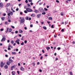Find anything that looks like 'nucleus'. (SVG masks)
Segmentation results:
<instances>
[{"instance_id":"obj_62","label":"nucleus","mask_w":75,"mask_h":75,"mask_svg":"<svg viewBox=\"0 0 75 75\" xmlns=\"http://www.w3.org/2000/svg\"><path fill=\"white\" fill-rule=\"evenodd\" d=\"M41 4H42V3L41 2L39 3V5H41Z\"/></svg>"},{"instance_id":"obj_46","label":"nucleus","mask_w":75,"mask_h":75,"mask_svg":"<svg viewBox=\"0 0 75 75\" xmlns=\"http://www.w3.org/2000/svg\"><path fill=\"white\" fill-rule=\"evenodd\" d=\"M42 52H43V53H44V50H42Z\"/></svg>"},{"instance_id":"obj_52","label":"nucleus","mask_w":75,"mask_h":75,"mask_svg":"<svg viewBox=\"0 0 75 75\" xmlns=\"http://www.w3.org/2000/svg\"><path fill=\"white\" fill-rule=\"evenodd\" d=\"M5 57H8V55H7V54H6L5 55Z\"/></svg>"},{"instance_id":"obj_29","label":"nucleus","mask_w":75,"mask_h":75,"mask_svg":"<svg viewBox=\"0 0 75 75\" xmlns=\"http://www.w3.org/2000/svg\"><path fill=\"white\" fill-rule=\"evenodd\" d=\"M46 13L45 12H44L42 13V14L43 15H45V14Z\"/></svg>"},{"instance_id":"obj_9","label":"nucleus","mask_w":75,"mask_h":75,"mask_svg":"<svg viewBox=\"0 0 75 75\" xmlns=\"http://www.w3.org/2000/svg\"><path fill=\"white\" fill-rule=\"evenodd\" d=\"M19 41H20V40L18 39V40H17L16 41V42L18 44H20V43L19 42Z\"/></svg>"},{"instance_id":"obj_53","label":"nucleus","mask_w":75,"mask_h":75,"mask_svg":"<svg viewBox=\"0 0 75 75\" xmlns=\"http://www.w3.org/2000/svg\"><path fill=\"white\" fill-rule=\"evenodd\" d=\"M64 31V29H63L61 30V31Z\"/></svg>"},{"instance_id":"obj_18","label":"nucleus","mask_w":75,"mask_h":75,"mask_svg":"<svg viewBox=\"0 0 75 75\" xmlns=\"http://www.w3.org/2000/svg\"><path fill=\"white\" fill-rule=\"evenodd\" d=\"M12 55H16V52H12Z\"/></svg>"},{"instance_id":"obj_58","label":"nucleus","mask_w":75,"mask_h":75,"mask_svg":"<svg viewBox=\"0 0 75 75\" xmlns=\"http://www.w3.org/2000/svg\"><path fill=\"white\" fill-rule=\"evenodd\" d=\"M39 71H40V72H42V70L40 69H39Z\"/></svg>"},{"instance_id":"obj_61","label":"nucleus","mask_w":75,"mask_h":75,"mask_svg":"<svg viewBox=\"0 0 75 75\" xmlns=\"http://www.w3.org/2000/svg\"><path fill=\"white\" fill-rule=\"evenodd\" d=\"M7 41V42H10V40H8Z\"/></svg>"},{"instance_id":"obj_15","label":"nucleus","mask_w":75,"mask_h":75,"mask_svg":"<svg viewBox=\"0 0 75 75\" xmlns=\"http://www.w3.org/2000/svg\"><path fill=\"white\" fill-rule=\"evenodd\" d=\"M12 73L13 75H16V72L15 71H12Z\"/></svg>"},{"instance_id":"obj_10","label":"nucleus","mask_w":75,"mask_h":75,"mask_svg":"<svg viewBox=\"0 0 75 75\" xmlns=\"http://www.w3.org/2000/svg\"><path fill=\"white\" fill-rule=\"evenodd\" d=\"M41 16V14H38V15H37V18H40V16Z\"/></svg>"},{"instance_id":"obj_23","label":"nucleus","mask_w":75,"mask_h":75,"mask_svg":"<svg viewBox=\"0 0 75 75\" xmlns=\"http://www.w3.org/2000/svg\"><path fill=\"white\" fill-rule=\"evenodd\" d=\"M48 19L49 20H52V17H49L48 18Z\"/></svg>"},{"instance_id":"obj_33","label":"nucleus","mask_w":75,"mask_h":75,"mask_svg":"<svg viewBox=\"0 0 75 75\" xmlns=\"http://www.w3.org/2000/svg\"><path fill=\"white\" fill-rule=\"evenodd\" d=\"M18 33V31H15V33L16 34H17V33Z\"/></svg>"},{"instance_id":"obj_12","label":"nucleus","mask_w":75,"mask_h":75,"mask_svg":"<svg viewBox=\"0 0 75 75\" xmlns=\"http://www.w3.org/2000/svg\"><path fill=\"white\" fill-rule=\"evenodd\" d=\"M5 40H6V38H3L1 40V41H5Z\"/></svg>"},{"instance_id":"obj_32","label":"nucleus","mask_w":75,"mask_h":75,"mask_svg":"<svg viewBox=\"0 0 75 75\" xmlns=\"http://www.w3.org/2000/svg\"><path fill=\"white\" fill-rule=\"evenodd\" d=\"M51 28H54V25H52L51 26Z\"/></svg>"},{"instance_id":"obj_40","label":"nucleus","mask_w":75,"mask_h":75,"mask_svg":"<svg viewBox=\"0 0 75 75\" xmlns=\"http://www.w3.org/2000/svg\"><path fill=\"white\" fill-rule=\"evenodd\" d=\"M17 72L18 75L20 74V72H19V71H17Z\"/></svg>"},{"instance_id":"obj_60","label":"nucleus","mask_w":75,"mask_h":75,"mask_svg":"<svg viewBox=\"0 0 75 75\" xmlns=\"http://www.w3.org/2000/svg\"><path fill=\"white\" fill-rule=\"evenodd\" d=\"M18 66H20V65H21L20 64V63H18Z\"/></svg>"},{"instance_id":"obj_38","label":"nucleus","mask_w":75,"mask_h":75,"mask_svg":"<svg viewBox=\"0 0 75 75\" xmlns=\"http://www.w3.org/2000/svg\"><path fill=\"white\" fill-rule=\"evenodd\" d=\"M28 7H31V6H30V4H28Z\"/></svg>"},{"instance_id":"obj_44","label":"nucleus","mask_w":75,"mask_h":75,"mask_svg":"<svg viewBox=\"0 0 75 75\" xmlns=\"http://www.w3.org/2000/svg\"><path fill=\"white\" fill-rule=\"evenodd\" d=\"M24 12L25 13H27V11H25Z\"/></svg>"},{"instance_id":"obj_55","label":"nucleus","mask_w":75,"mask_h":75,"mask_svg":"<svg viewBox=\"0 0 75 75\" xmlns=\"http://www.w3.org/2000/svg\"><path fill=\"white\" fill-rule=\"evenodd\" d=\"M21 6V4H19V6L20 7V6Z\"/></svg>"},{"instance_id":"obj_49","label":"nucleus","mask_w":75,"mask_h":75,"mask_svg":"<svg viewBox=\"0 0 75 75\" xmlns=\"http://www.w3.org/2000/svg\"><path fill=\"white\" fill-rule=\"evenodd\" d=\"M24 29H25V30H27V27H24Z\"/></svg>"},{"instance_id":"obj_64","label":"nucleus","mask_w":75,"mask_h":75,"mask_svg":"<svg viewBox=\"0 0 75 75\" xmlns=\"http://www.w3.org/2000/svg\"><path fill=\"white\" fill-rule=\"evenodd\" d=\"M30 5H33V3H30Z\"/></svg>"},{"instance_id":"obj_28","label":"nucleus","mask_w":75,"mask_h":75,"mask_svg":"<svg viewBox=\"0 0 75 75\" xmlns=\"http://www.w3.org/2000/svg\"><path fill=\"white\" fill-rule=\"evenodd\" d=\"M11 44H14V41H13V40H12L11 41Z\"/></svg>"},{"instance_id":"obj_35","label":"nucleus","mask_w":75,"mask_h":75,"mask_svg":"<svg viewBox=\"0 0 75 75\" xmlns=\"http://www.w3.org/2000/svg\"><path fill=\"white\" fill-rule=\"evenodd\" d=\"M29 2H32V0H28Z\"/></svg>"},{"instance_id":"obj_43","label":"nucleus","mask_w":75,"mask_h":75,"mask_svg":"<svg viewBox=\"0 0 75 75\" xmlns=\"http://www.w3.org/2000/svg\"><path fill=\"white\" fill-rule=\"evenodd\" d=\"M8 30H9V28H7V29H6V30L7 31H8Z\"/></svg>"},{"instance_id":"obj_47","label":"nucleus","mask_w":75,"mask_h":75,"mask_svg":"<svg viewBox=\"0 0 75 75\" xmlns=\"http://www.w3.org/2000/svg\"><path fill=\"white\" fill-rule=\"evenodd\" d=\"M6 13H4V15H3V16H6Z\"/></svg>"},{"instance_id":"obj_57","label":"nucleus","mask_w":75,"mask_h":75,"mask_svg":"<svg viewBox=\"0 0 75 75\" xmlns=\"http://www.w3.org/2000/svg\"><path fill=\"white\" fill-rule=\"evenodd\" d=\"M20 14L21 15V14H23V13L21 12L20 13Z\"/></svg>"},{"instance_id":"obj_22","label":"nucleus","mask_w":75,"mask_h":75,"mask_svg":"<svg viewBox=\"0 0 75 75\" xmlns=\"http://www.w3.org/2000/svg\"><path fill=\"white\" fill-rule=\"evenodd\" d=\"M43 28H44V29L45 30H47V28L46 27L44 26L43 27Z\"/></svg>"},{"instance_id":"obj_50","label":"nucleus","mask_w":75,"mask_h":75,"mask_svg":"<svg viewBox=\"0 0 75 75\" xmlns=\"http://www.w3.org/2000/svg\"><path fill=\"white\" fill-rule=\"evenodd\" d=\"M43 57H42V56H41V57H40V59H42V58H43Z\"/></svg>"},{"instance_id":"obj_2","label":"nucleus","mask_w":75,"mask_h":75,"mask_svg":"<svg viewBox=\"0 0 75 75\" xmlns=\"http://www.w3.org/2000/svg\"><path fill=\"white\" fill-rule=\"evenodd\" d=\"M26 10L28 12H33V10L30 8H26Z\"/></svg>"},{"instance_id":"obj_36","label":"nucleus","mask_w":75,"mask_h":75,"mask_svg":"<svg viewBox=\"0 0 75 75\" xmlns=\"http://www.w3.org/2000/svg\"><path fill=\"white\" fill-rule=\"evenodd\" d=\"M25 3H28V1L27 0L25 1Z\"/></svg>"},{"instance_id":"obj_59","label":"nucleus","mask_w":75,"mask_h":75,"mask_svg":"<svg viewBox=\"0 0 75 75\" xmlns=\"http://www.w3.org/2000/svg\"><path fill=\"white\" fill-rule=\"evenodd\" d=\"M8 50H10V47H8Z\"/></svg>"},{"instance_id":"obj_4","label":"nucleus","mask_w":75,"mask_h":75,"mask_svg":"<svg viewBox=\"0 0 75 75\" xmlns=\"http://www.w3.org/2000/svg\"><path fill=\"white\" fill-rule=\"evenodd\" d=\"M8 14L11 16H13V12L11 11H9V13H8Z\"/></svg>"},{"instance_id":"obj_6","label":"nucleus","mask_w":75,"mask_h":75,"mask_svg":"<svg viewBox=\"0 0 75 75\" xmlns=\"http://www.w3.org/2000/svg\"><path fill=\"white\" fill-rule=\"evenodd\" d=\"M4 65V64H3V62H1V67L2 68L3 67V66Z\"/></svg>"},{"instance_id":"obj_16","label":"nucleus","mask_w":75,"mask_h":75,"mask_svg":"<svg viewBox=\"0 0 75 75\" xmlns=\"http://www.w3.org/2000/svg\"><path fill=\"white\" fill-rule=\"evenodd\" d=\"M1 19L2 21H4L5 19V17H3L1 18Z\"/></svg>"},{"instance_id":"obj_41","label":"nucleus","mask_w":75,"mask_h":75,"mask_svg":"<svg viewBox=\"0 0 75 75\" xmlns=\"http://www.w3.org/2000/svg\"><path fill=\"white\" fill-rule=\"evenodd\" d=\"M8 22L10 23V22H11V20H10V19H8Z\"/></svg>"},{"instance_id":"obj_48","label":"nucleus","mask_w":75,"mask_h":75,"mask_svg":"<svg viewBox=\"0 0 75 75\" xmlns=\"http://www.w3.org/2000/svg\"><path fill=\"white\" fill-rule=\"evenodd\" d=\"M56 2L57 3H59V1H58L57 0L56 1Z\"/></svg>"},{"instance_id":"obj_25","label":"nucleus","mask_w":75,"mask_h":75,"mask_svg":"<svg viewBox=\"0 0 75 75\" xmlns=\"http://www.w3.org/2000/svg\"><path fill=\"white\" fill-rule=\"evenodd\" d=\"M50 49V47H46V49H47V50H48H48H49V49Z\"/></svg>"},{"instance_id":"obj_20","label":"nucleus","mask_w":75,"mask_h":75,"mask_svg":"<svg viewBox=\"0 0 75 75\" xmlns=\"http://www.w3.org/2000/svg\"><path fill=\"white\" fill-rule=\"evenodd\" d=\"M31 17H34V16H35V15L34 14H32L31 15Z\"/></svg>"},{"instance_id":"obj_13","label":"nucleus","mask_w":75,"mask_h":75,"mask_svg":"<svg viewBox=\"0 0 75 75\" xmlns=\"http://www.w3.org/2000/svg\"><path fill=\"white\" fill-rule=\"evenodd\" d=\"M19 33H23V30L20 29L19 30Z\"/></svg>"},{"instance_id":"obj_63","label":"nucleus","mask_w":75,"mask_h":75,"mask_svg":"<svg viewBox=\"0 0 75 75\" xmlns=\"http://www.w3.org/2000/svg\"><path fill=\"white\" fill-rule=\"evenodd\" d=\"M61 16H63V13H61Z\"/></svg>"},{"instance_id":"obj_26","label":"nucleus","mask_w":75,"mask_h":75,"mask_svg":"<svg viewBox=\"0 0 75 75\" xmlns=\"http://www.w3.org/2000/svg\"><path fill=\"white\" fill-rule=\"evenodd\" d=\"M5 24H8V22L7 21H6L5 22Z\"/></svg>"},{"instance_id":"obj_45","label":"nucleus","mask_w":75,"mask_h":75,"mask_svg":"<svg viewBox=\"0 0 75 75\" xmlns=\"http://www.w3.org/2000/svg\"><path fill=\"white\" fill-rule=\"evenodd\" d=\"M11 27L12 28H14L15 27L14 26H11Z\"/></svg>"},{"instance_id":"obj_7","label":"nucleus","mask_w":75,"mask_h":75,"mask_svg":"<svg viewBox=\"0 0 75 75\" xmlns=\"http://www.w3.org/2000/svg\"><path fill=\"white\" fill-rule=\"evenodd\" d=\"M39 10L40 11V12H42V11H43V9L42 8H40L39 9Z\"/></svg>"},{"instance_id":"obj_56","label":"nucleus","mask_w":75,"mask_h":75,"mask_svg":"<svg viewBox=\"0 0 75 75\" xmlns=\"http://www.w3.org/2000/svg\"><path fill=\"white\" fill-rule=\"evenodd\" d=\"M16 11H18V8H17L16 9Z\"/></svg>"},{"instance_id":"obj_39","label":"nucleus","mask_w":75,"mask_h":75,"mask_svg":"<svg viewBox=\"0 0 75 75\" xmlns=\"http://www.w3.org/2000/svg\"><path fill=\"white\" fill-rule=\"evenodd\" d=\"M57 50H61V48H60V47H58L57 48Z\"/></svg>"},{"instance_id":"obj_19","label":"nucleus","mask_w":75,"mask_h":75,"mask_svg":"<svg viewBox=\"0 0 75 75\" xmlns=\"http://www.w3.org/2000/svg\"><path fill=\"white\" fill-rule=\"evenodd\" d=\"M11 31H12V29L10 28L8 30V32L10 33V32H11Z\"/></svg>"},{"instance_id":"obj_51","label":"nucleus","mask_w":75,"mask_h":75,"mask_svg":"<svg viewBox=\"0 0 75 75\" xmlns=\"http://www.w3.org/2000/svg\"><path fill=\"white\" fill-rule=\"evenodd\" d=\"M30 27H33V25L31 24L30 25Z\"/></svg>"},{"instance_id":"obj_24","label":"nucleus","mask_w":75,"mask_h":75,"mask_svg":"<svg viewBox=\"0 0 75 75\" xmlns=\"http://www.w3.org/2000/svg\"><path fill=\"white\" fill-rule=\"evenodd\" d=\"M10 3L7 4L6 5L7 7H8V6H10Z\"/></svg>"},{"instance_id":"obj_42","label":"nucleus","mask_w":75,"mask_h":75,"mask_svg":"<svg viewBox=\"0 0 75 75\" xmlns=\"http://www.w3.org/2000/svg\"><path fill=\"white\" fill-rule=\"evenodd\" d=\"M3 30H4V29H0V31H3Z\"/></svg>"},{"instance_id":"obj_30","label":"nucleus","mask_w":75,"mask_h":75,"mask_svg":"<svg viewBox=\"0 0 75 75\" xmlns=\"http://www.w3.org/2000/svg\"><path fill=\"white\" fill-rule=\"evenodd\" d=\"M70 75H73L72 73V72L71 71L70 72Z\"/></svg>"},{"instance_id":"obj_34","label":"nucleus","mask_w":75,"mask_h":75,"mask_svg":"<svg viewBox=\"0 0 75 75\" xmlns=\"http://www.w3.org/2000/svg\"><path fill=\"white\" fill-rule=\"evenodd\" d=\"M27 40H25L24 41V43H25V44L27 43Z\"/></svg>"},{"instance_id":"obj_37","label":"nucleus","mask_w":75,"mask_h":75,"mask_svg":"<svg viewBox=\"0 0 75 75\" xmlns=\"http://www.w3.org/2000/svg\"><path fill=\"white\" fill-rule=\"evenodd\" d=\"M44 9L45 10V11H47V10H48V9L45 8H44Z\"/></svg>"},{"instance_id":"obj_31","label":"nucleus","mask_w":75,"mask_h":75,"mask_svg":"<svg viewBox=\"0 0 75 75\" xmlns=\"http://www.w3.org/2000/svg\"><path fill=\"white\" fill-rule=\"evenodd\" d=\"M25 19L26 20H28V16L26 17Z\"/></svg>"},{"instance_id":"obj_3","label":"nucleus","mask_w":75,"mask_h":75,"mask_svg":"<svg viewBox=\"0 0 75 75\" xmlns=\"http://www.w3.org/2000/svg\"><path fill=\"white\" fill-rule=\"evenodd\" d=\"M24 19V18H22L21 19V23H24L25 21Z\"/></svg>"},{"instance_id":"obj_17","label":"nucleus","mask_w":75,"mask_h":75,"mask_svg":"<svg viewBox=\"0 0 75 75\" xmlns=\"http://www.w3.org/2000/svg\"><path fill=\"white\" fill-rule=\"evenodd\" d=\"M20 70L23 71L24 70V68H23V67H22L20 68Z\"/></svg>"},{"instance_id":"obj_54","label":"nucleus","mask_w":75,"mask_h":75,"mask_svg":"<svg viewBox=\"0 0 75 75\" xmlns=\"http://www.w3.org/2000/svg\"><path fill=\"white\" fill-rule=\"evenodd\" d=\"M18 35L19 36V37H21V34Z\"/></svg>"},{"instance_id":"obj_8","label":"nucleus","mask_w":75,"mask_h":75,"mask_svg":"<svg viewBox=\"0 0 75 75\" xmlns=\"http://www.w3.org/2000/svg\"><path fill=\"white\" fill-rule=\"evenodd\" d=\"M3 7V4L2 3H0V7Z\"/></svg>"},{"instance_id":"obj_27","label":"nucleus","mask_w":75,"mask_h":75,"mask_svg":"<svg viewBox=\"0 0 75 75\" xmlns=\"http://www.w3.org/2000/svg\"><path fill=\"white\" fill-rule=\"evenodd\" d=\"M24 42H22L21 44V45H24Z\"/></svg>"},{"instance_id":"obj_5","label":"nucleus","mask_w":75,"mask_h":75,"mask_svg":"<svg viewBox=\"0 0 75 75\" xmlns=\"http://www.w3.org/2000/svg\"><path fill=\"white\" fill-rule=\"evenodd\" d=\"M15 68H16V66L15 65L12 66L11 67V70H13V69H14Z\"/></svg>"},{"instance_id":"obj_14","label":"nucleus","mask_w":75,"mask_h":75,"mask_svg":"<svg viewBox=\"0 0 75 75\" xmlns=\"http://www.w3.org/2000/svg\"><path fill=\"white\" fill-rule=\"evenodd\" d=\"M4 68L5 69H7L8 68V66L6 65L4 66Z\"/></svg>"},{"instance_id":"obj_1","label":"nucleus","mask_w":75,"mask_h":75,"mask_svg":"<svg viewBox=\"0 0 75 75\" xmlns=\"http://www.w3.org/2000/svg\"><path fill=\"white\" fill-rule=\"evenodd\" d=\"M9 59V61L6 62V64L8 65H10V64L11 63H12L13 61L12 59H11V57H10Z\"/></svg>"},{"instance_id":"obj_21","label":"nucleus","mask_w":75,"mask_h":75,"mask_svg":"<svg viewBox=\"0 0 75 75\" xmlns=\"http://www.w3.org/2000/svg\"><path fill=\"white\" fill-rule=\"evenodd\" d=\"M8 18H11V16L9 15H8Z\"/></svg>"},{"instance_id":"obj_11","label":"nucleus","mask_w":75,"mask_h":75,"mask_svg":"<svg viewBox=\"0 0 75 75\" xmlns=\"http://www.w3.org/2000/svg\"><path fill=\"white\" fill-rule=\"evenodd\" d=\"M34 12H35L36 13H38L39 12V11L38 10H37L36 9H35L34 11Z\"/></svg>"}]
</instances>
